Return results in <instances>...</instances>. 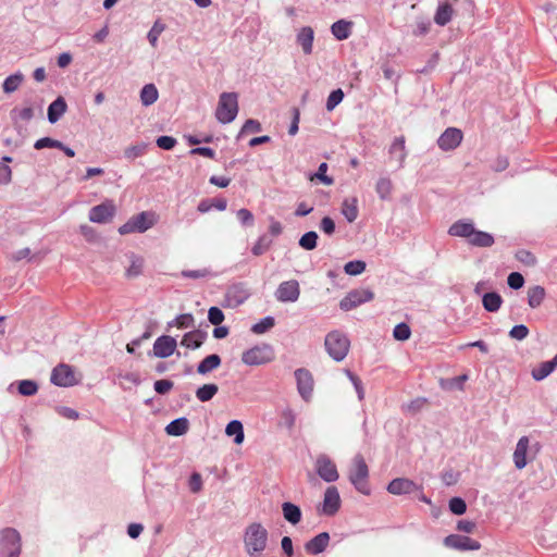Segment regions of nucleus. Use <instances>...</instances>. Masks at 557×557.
I'll return each mask as SVG.
<instances>
[{"instance_id":"1","label":"nucleus","mask_w":557,"mask_h":557,"mask_svg":"<svg viewBox=\"0 0 557 557\" xmlns=\"http://www.w3.org/2000/svg\"><path fill=\"white\" fill-rule=\"evenodd\" d=\"M269 532L259 522L250 523L244 532L243 542L249 557H261L268 546Z\"/></svg>"},{"instance_id":"2","label":"nucleus","mask_w":557,"mask_h":557,"mask_svg":"<svg viewBox=\"0 0 557 557\" xmlns=\"http://www.w3.org/2000/svg\"><path fill=\"white\" fill-rule=\"evenodd\" d=\"M325 350L336 362L343 361L349 351L350 341L342 331L334 330L326 334L324 339Z\"/></svg>"},{"instance_id":"3","label":"nucleus","mask_w":557,"mask_h":557,"mask_svg":"<svg viewBox=\"0 0 557 557\" xmlns=\"http://www.w3.org/2000/svg\"><path fill=\"white\" fill-rule=\"evenodd\" d=\"M238 113V96L236 92H222L215 109V119L221 124L232 123Z\"/></svg>"},{"instance_id":"4","label":"nucleus","mask_w":557,"mask_h":557,"mask_svg":"<svg viewBox=\"0 0 557 557\" xmlns=\"http://www.w3.org/2000/svg\"><path fill=\"white\" fill-rule=\"evenodd\" d=\"M349 481L355 488L363 494L370 495L371 490L368 484L369 469L361 455H356L352 460V467L349 470Z\"/></svg>"},{"instance_id":"5","label":"nucleus","mask_w":557,"mask_h":557,"mask_svg":"<svg viewBox=\"0 0 557 557\" xmlns=\"http://www.w3.org/2000/svg\"><path fill=\"white\" fill-rule=\"evenodd\" d=\"M22 552V539L13 528L0 531V557H18Z\"/></svg>"},{"instance_id":"6","label":"nucleus","mask_w":557,"mask_h":557,"mask_svg":"<svg viewBox=\"0 0 557 557\" xmlns=\"http://www.w3.org/2000/svg\"><path fill=\"white\" fill-rule=\"evenodd\" d=\"M274 359V350L271 345H257L242 355V361L247 366H261Z\"/></svg>"},{"instance_id":"7","label":"nucleus","mask_w":557,"mask_h":557,"mask_svg":"<svg viewBox=\"0 0 557 557\" xmlns=\"http://www.w3.org/2000/svg\"><path fill=\"white\" fill-rule=\"evenodd\" d=\"M154 224L153 213L151 212H140L134 216H132L126 223L119 227V233L121 235H126L129 233H144L151 228Z\"/></svg>"},{"instance_id":"8","label":"nucleus","mask_w":557,"mask_h":557,"mask_svg":"<svg viewBox=\"0 0 557 557\" xmlns=\"http://www.w3.org/2000/svg\"><path fill=\"white\" fill-rule=\"evenodd\" d=\"M50 381L52 384L60 387H70L78 383L74 369L66 363H60L53 368Z\"/></svg>"},{"instance_id":"9","label":"nucleus","mask_w":557,"mask_h":557,"mask_svg":"<svg viewBox=\"0 0 557 557\" xmlns=\"http://www.w3.org/2000/svg\"><path fill=\"white\" fill-rule=\"evenodd\" d=\"M314 469L317 474L326 483H333L339 478L336 465L327 455L322 454L317 457Z\"/></svg>"},{"instance_id":"10","label":"nucleus","mask_w":557,"mask_h":557,"mask_svg":"<svg viewBox=\"0 0 557 557\" xmlns=\"http://www.w3.org/2000/svg\"><path fill=\"white\" fill-rule=\"evenodd\" d=\"M374 294L368 288H359L349 292L339 302V308L349 311L364 302L372 300Z\"/></svg>"},{"instance_id":"11","label":"nucleus","mask_w":557,"mask_h":557,"mask_svg":"<svg viewBox=\"0 0 557 557\" xmlns=\"http://www.w3.org/2000/svg\"><path fill=\"white\" fill-rule=\"evenodd\" d=\"M116 207L112 200H106L89 210V221L92 223H108L115 215Z\"/></svg>"},{"instance_id":"12","label":"nucleus","mask_w":557,"mask_h":557,"mask_svg":"<svg viewBox=\"0 0 557 557\" xmlns=\"http://www.w3.org/2000/svg\"><path fill=\"white\" fill-rule=\"evenodd\" d=\"M297 392L306 401H310L313 393V377L309 370L299 368L295 371Z\"/></svg>"},{"instance_id":"13","label":"nucleus","mask_w":557,"mask_h":557,"mask_svg":"<svg viewBox=\"0 0 557 557\" xmlns=\"http://www.w3.org/2000/svg\"><path fill=\"white\" fill-rule=\"evenodd\" d=\"M463 139L461 129L457 127L446 128L437 138V146L443 151H451L460 146Z\"/></svg>"},{"instance_id":"14","label":"nucleus","mask_w":557,"mask_h":557,"mask_svg":"<svg viewBox=\"0 0 557 557\" xmlns=\"http://www.w3.org/2000/svg\"><path fill=\"white\" fill-rule=\"evenodd\" d=\"M444 545L456 550H478L481 544L466 535L450 534L444 539Z\"/></svg>"},{"instance_id":"15","label":"nucleus","mask_w":557,"mask_h":557,"mask_svg":"<svg viewBox=\"0 0 557 557\" xmlns=\"http://www.w3.org/2000/svg\"><path fill=\"white\" fill-rule=\"evenodd\" d=\"M300 295L299 283L296 280L282 282L275 292V298L280 302H295Z\"/></svg>"},{"instance_id":"16","label":"nucleus","mask_w":557,"mask_h":557,"mask_svg":"<svg viewBox=\"0 0 557 557\" xmlns=\"http://www.w3.org/2000/svg\"><path fill=\"white\" fill-rule=\"evenodd\" d=\"M177 347V342L170 335H161L153 343V356L157 358H168L172 356Z\"/></svg>"},{"instance_id":"17","label":"nucleus","mask_w":557,"mask_h":557,"mask_svg":"<svg viewBox=\"0 0 557 557\" xmlns=\"http://www.w3.org/2000/svg\"><path fill=\"white\" fill-rule=\"evenodd\" d=\"M341 496L336 486H329L324 492L322 512L325 516H334L341 508Z\"/></svg>"},{"instance_id":"18","label":"nucleus","mask_w":557,"mask_h":557,"mask_svg":"<svg viewBox=\"0 0 557 557\" xmlns=\"http://www.w3.org/2000/svg\"><path fill=\"white\" fill-rule=\"evenodd\" d=\"M386 490L393 495H406L421 490V487L410 479L397 478L388 483Z\"/></svg>"},{"instance_id":"19","label":"nucleus","mask_w":557,"mask_h":557,"mask_svg":"<svg viewBox=\"0 0 557 557\" xmlns=\"http://www.w3.org/2000/svg\"><path fill=\"white\" fill-rule=\"evenodd\" d=\"M330 542V534L321 532L305 544V549L308 554L319 555L323 553Z\"/></svg>"},{"instance_id":"20","label":"nucleus","mask_w":557,"mask_h":557,"mask_svg":"<svg viewBox=\"0 0 557 557\" xmlns=\"http://www.w3.org/2000/svg\"><path fill=\"white\" fill-rule=\"evenodd\" d=\"M405 137H396L388 148V153L393 160H396L398 168H404L405 160L407 158V150L405 145Z\"/></svg>"},{"instance_id":"21","label":"nucleus","mask_w":557,"mask_h":557,"mask_svg":"<svg viewBox=\"0 0 557 557\" xmlns=\"http://www.w3.org/2000/svg\"><path fill=\"white\" fill-rule=\"evenodd\" d=\"M207 338V332L201 330H194L184 334L181 345L188 349H198L201 347Z\"/></svg>"},{"instance_id":"22","label":"nucleus","mask_w":557,"mask_h":557,"mask_svg":"<svg viewBox=\"0 0 557 557\" xmlns=\"http://www.w3.org/2000/svg\"><path fill=\"white\" fill-rule=\"evenodd\" d=\"M474 224L469 220H458L453 223L448 230V234L456 237H463L468 240L474 232Z\"/></svg>"},{"instance_id":"23","label":"nucleus","mask_w":557,"mask_h":557,"mask_svg":"<svg viewBox=\"0 0 557 557\" xmlns=\"http://www.w3.org/2000/svg\"><path fill=\"white\" fill-rule=\"evenodd\" d=\"M314 32L310 26H304L299 29L296 40L305 54H311L313 49Z\"/></svg>"},{"instance_id":"24","label":"nucleus","mask_w":557,"mask_h":557,"mask_svg":"<svg viewBox=\"0 0 557 557\" xmlns=\"http://www.w3.org/2000/svg\"><path fill=\"white\" fill-rule=\"evenodd\" d=\"M67 104L63 97L59 96L54 101H52L48 107V121L51 124L57 123L61 116L66 112Z\"/></svg>"},{"instance_id":"25","label":"nucleus","mask_w":557,"mask_h":557,"mask_svg":"<svg viewBox=\"0 0 557 557\" xmlns=\"http://www.w3.org/2000/svg\"><path fill=\"white\" fill-rule=\"evenodd\" d=\"M557 368V354L552 360L544 361L531 371L532 377L535 381H542L547 377Z\"/></svg>"},{"instance_id":"26","label":"nucleus","mask_w":557,"mask_h":557,"mask_svg":"<svg viewBox=\"0 0 557 557\" xmlns=\"http://www.w3.org/2000/svg\"><path fill=\"white\" fill-rule=\"evenodd\" d=\"M282 512L284 519L293 525L299 523L302 517L300 507L290 502L282 504Z\"/></svg>"},{"instance_id":"27","label":"nucleus","mask_w":557,"mask_h":557,"mask_svg":"<svg viewBox=\"0 0 557 557\" xmlns=\"http://www.w3.org/2000/svg\"><path fill=\"white\" fill-rule=\"evenodd\" d=\"M221 357L212 354L203 358L197 366V373L206 375L221 366Z\"/></svg>"},{"instance_id":"28","label":"nucleus","mask_w":557,"mask_h":557,"mask_svg":"<svg viewBox=\"0 0 557 557\" xmlns=\"http://www.w3.org/2000/svg\"><path fill=\"white\" fill-rule=\"evenodd\" d=\"M352 23L346 20H338L331 26V33L337 40H345L351 35Z\"/></svg>"},{"instance_id":"29","label":"nucleus","mask_w":557,"mask_h":557,"mask_svg":"<svg viewBox=\"0 0 557 557\" xmlns=\"http://www.w3.org/2000/svg\"><path fill=\"white\" fill-rule=\"evenodd\" d=\"M248 297L249 292L243 284H235L227 290V298L235 306L244 304Z\"/></svg>"},{"instance_id":"30","label":"nucleus","mask_w":557,"mask_h":557,"mask_svg":"<svg viewBox=\"0 0 557 557\" xmlns=\"http://www.w3.org/2000/svg\"><path fill=\"white\" fill-rule=\"evenodd\" d=\"M468 243L475 247L487 248V247H491L494 245L495 239L492 234H490L487 232H483V231H476L474 228V232L471 235Z\"/></svg>"},{"instance_id":"31","label":"nucleus","mask_w":557,"mask_h":557,"mask_svg":"<svg viewBox=\"0 0 557 557\" xmlns=\"http://www.w3.org/2000/svg\"><path fill=\"white\" fill-rule=\"evenodd\" d=\"M189 428V421L185 417L174 419L165 426V432L172 436L184 435Z\"/></svg>"},{"instance_id":"32","label":"nucleus","mask_w":557,"mask_h":557,"mask_svg":"<svg viewBox=\"0 0 557 557\" xmlns=\"http://www.w3.org/2000/svg\"><path fill=\"white\" fill-rule=\"evenodd\" d=\"M225 434L227 436H234L235 444H242L245 438L243 423L239 420H232L225 428Z\"/></svg>"},{"instance_id":"33","label":"nucleus","mask_w":557,"mask_h":557,"mask_svg":"<svg viewBox=\"0 0 557 557\" xmlns=\"http://www.w3.org/2000/svg\"><path fill=\"white\" fill-rule=\"evenodd\" d=\"M453 7L448 3H441L434 15V22L440 26L447 25L453 17Z\"/></svg>"},{"instance_id":"34","label":"nucleus","mask_w":557,"mask_h":557,"mask_svg":"<svg viewBox=\"0 0 557 557\" xmlns=\"http://www.w3.org/2000/svg\"><path fill=\"white\" fill-rule=\"evenodd\" d=\"M503 299L499 294L490 292L483 294L482 304L486 311L496 312L502 306Z\"/></svg>"},{"instance_id":"35","label":"nucleus","mask_w":557,"mask_h":557,"mask_svg":"<svg viewBox=\"0 0 557 557\" xmlns=\"http://www.w3.org/2000/svg\"><path fill=\"white\" fill-rule=\"evenodd\" d=\"M342 213L351 223L358 218V201L356 198H347L343 201Z\"/></svg>"},{"instance_id":"36","label":"nucleus","mask_w":557,"mask_h":557,"mask_svg":"<svg viewBox=\"0 0 557 557\" xmlns=\"http://www.w3.org/2000/svg\"><path fill=\"white\" fill-rule=\"evenodd\" d=\"M159 97L157 87L153 84L145 85L140 90V101L145 107L153 104Z\"/></svg>"},{"instance_id":"37","label":"nucleus","mask_w":557,"mask_h":557,"mask_svg":"<svg viewBox=\"0 0 557 557\" xmlns=\"http://www.w3.org/2000/svg\"><path fill=\"white\" fill-rule=\"evenodd\" d=\"M546 292L542 286H532L528 290V304L531 308H537L544 300Z\"/></svg>"},{"instance_id":"38","label":"nucleus","mask_w":557,"mask_h":557,"mask_svg":"<svg viewBox=\"0 0 557 557\" xmlns=\"http://www.w3.org/2000/svg\"><path fill=\"white\" fill-rule=\"evenodd\" d=\"M195 325V319L191 313L178 314L175 319L168 322V329L176 326L177 329H190Z\"/></svg>"},{"instance_id":"39","label":"nucleus","mask_w":557,"mask_h":557,"mask_svg":"<svg viewBox=\"0 0 557 557\" xmlns=\"http://www.w3.org/2000/svg\"><path fill=\"white\" fill-rule=\"evenodd\" d=\"M218 391H219V387L216 384H213V383L205 384L197 388L196 397L201 403H206V401L211 400L215 396Z\"/></svg>"},{"instance_id":"40","label":"nucleus","mask_w":557,"mask_h":557,"mask_svg":"<svg viewBox=\"0 0 557 557\" xmlns=\"http://www.w3.org/2000/svg\"><path fill=\"white\" fill-rule=\"evenodd\" d=\"M23 79H24V76L20 72L9 75L2 84L3 91L5 94L14 92L20 87Z\"/></svg>"},{"instance_id":"41","label":"nucleus","mask_w":557,"mask_h":557,"mask_svg":"<svg viewBox=\"0 0 557 557\" xmlns=\"http://www.w3.org/2000/svg\"><path fill=\"white\" fill-rule=\"evenodd\" d=\"M128 259H129L131 264L126 269V275L128 277H136L143 271L144 259L135 253H131L128 256Z\"/></svg>"},{"instance_id":"42","label":"nucleus","mask_w":557,"mask_h":557,"mask_svg":"<svg viewBox=\"0 0 557 557\" xmlns=\"http://www.w3.org/2000/svg\"><path fill=\"white\" fill-rule=\"evenodd\" d=\"M393 189L392 181L388 177H380L375 185V190L380 199H388Z\"/></svg>"},{"instance_id":"43","label":"nucleus","mask_w":557,"mask_h":557,"mask_svg":"<svg viewBox=\"0 0 557 557\" xmlns=\"http://www.w3.org/2000/svg\"><path fill=\"white\" fill-rule=\"evenodd\" d=\"M272 243V239L267 234H262L251 248L252 255L257 257L263 255L270 249Z\"/></svg>"},{"instance_id":"44","label":"nucleus","mask_w":557,"mask_h":557,"mask_svg":"<svg viewBox=\"0 0 557 557\" xmlns=\"http://www.w3.org/2000/svg\"><path fill=\"white\" fill-rule=\"evenodd\" d=\"M165 30V24L162 23L160 20H157L150 30L147 34V39L149 44L156 48L158 45V39L160 35Z\"/></svg>"},{"instance_id":"45","label":"nucleus","mask_w":557,"mask_h":557,"mask_svg":"<svg viewBox=\"0 0 557 557\" xmlns=\"http://www.w3.org/2000/svg\"><path fill=\"white\" fill-rule=\"evenodd\" d=\"M318 238L317 232L309 231L299 238L298 244L305 250H313L317 247Z\"/></svg>"},{"instance_id":"46","label":"nucleus","mask_w":557,"mask_h":557,"mask_svg":"<svg viewBox=\"0 0 557 557\" xmlns=\"http://www.w3.org/2000/svg\"><path fill=\"white\" fill-rule=\"evenodd\" d=\"M17 391L23 396H33L38 392V384L33 380H21L17 382Z\"/></svg>"},{"instance_id":"47","label":"nucleus","mask_w":557,"mask_h":557,"mask_svg":"<svg viewBox=\"0 0 557 557\" xmlns=\"http://www.w3.org/2000/svg\"><path fill=\"white\" fill-rule=\"evenodd\" d=\"M275 320L273 317L262 318L260 321L251 326V331L255 334H263L274 326Z\"/></svg>"},{"instance_id":"48","label":"nucleus","mask_w":557,"mask_h":557,"mask_svg":"<svg viewBox=\"0 0 557 557\" xmlns=\"http://www.w3.org/2000/svg\"><path fill=\"white\" fill-rule=\"evenodd\" d=\"M366 262L362 260H352L345 264L344 271L348 275H359L366 270Z\"/></svg>"},{"instance_id":"49","label":"nucleus","mask_w":557,"mask_h":557,"mask_svg":"<svg viewBox=\"0 0 557 557\" xmlns=\"http://www.w3.org/2000/svg\"><path fill=\"white\" fill-rule=\"evenodd\" d=\"M146 149H147V145L144 143L129 146L124 150V157L127 160L133 161V160L141 157L146 152Z\"/></svg>"},{"instance_id":"50","label":"nucleus","mask_w":557,"mask_h":557,"mask_svg":"<svg viewBox=\"0 0 557 557\" xmlns=\"http://www.w3.org/2000/svg\"><path fill=\"white\" fill-rule=\"evenodd\" d=\"M326 171H327V163L322 162L319 165L318 171L310 176V180L317 178L324 185H327V186L332 185L334 183V180L331 176L326 175Z\"/></svg>"},{"instance_id":"51","label":"nucleus","mask_w":557,"mask_h":557,"mask_svg":"<svg viewBox=\"0 0 557 557\" xmlns=\"http://www.w3.org/2000/svg\"><path fill=\"white\" fill-rule=\"evenodd\" d=\"M344 99V92L341 88L333 90L326 100L325 108L327 111H333Z\"/></svg>"},{"instance_id":"52","label":"nucleus","mask_w":557,"mask_h":557,"mask_svg":"<svg viewBox=\"0 0 557 557\" xmlns=\"http://www.w3.org/2000/svg\"><path fill=\"white\" fill-rule=\"evenodd\" d=\"M296 422V413L294 410L289 407L283 409L281 411V423L284 425L287 430H293Z\"/></svg>"},{"instance_id":"53","label":"nucleus","mask_w":557,"mask_h":557,"mask_svg":"<svg viewBox=\"0 0 557 557\" xmlns=\"http://www.w3.org/2000/svg\"><path fill=\"white\" fill-rule=\"evenodd\" d=\"M448 507L457 516L463 515L467 510V504L461 497H453L448 503Z\"/></svg>"},{"instance_id":"54","label":"nucleus","mask_w":557,"mask_h":557,"mask_svg":"<svg viewBox=\"0 0 557 557\" xmlns=\"http://www.w3.org/2000/svg\"><path fill=\"white\" fill-rule=\"evenodd\" d=\"M11 116L14 121L23 120V121H30L34 117V110L30 107L23 108V109H13L11 111Z\"/></svg>"},{"instance_id":"55","label":"nucleus","mask_w":557,"mask_h":557,"mask_svg":"<svg viewBox=\"0 0 557 557\" xmlns=\"http://www.w3.org/2000/svg\"><path fill=\"white\" fill-rule=\"evenodd\" d=\"M61 147V141L50 138V137H42L35 141L34 148L37 150L44 149V148H57Z\"/></svg>"},{"instance_id":"56","label":"nucleus","mask_w":557,"mask_h":557,"mask_svg":"<svg viewBox=\"0 0 557 557\" xmlns=\"http://www.w3.org/2000/svg\"><path fill=\"white\" fill-rule=\"evenodd\" d=\"M393 335L398 341H406L410 337L411 331L406 323H398L394 327Z\"/></svg>"},{"instance_id":"57","label":"nucleus","mask_w":557,"mask_h":557,"mask_svg":"<svg viewBox=\"0 0 557 557\" xmlns=\"http://www.w3.org/2000/svg\"><path fill=\"white\" fill-rule=\"evenodd\" d=\"M346 374L355 387L358 399L362 400L364 398V389H363L360 379L349 370H346Z\"/></svg>"},{"instance_id":"58","label":"nucleus","mask_w":557,"mask_h":557,"mask_svg":"<svg viewBox=\"0 0 557 557\" xmlns=\"http://www.w3.org/2000/svg\"><path fill=\"white\" fill-rule=\"evenodd\" d=\"M208 320L213 325H220L224 321V313L219 307H211L208 311Z\"/></svg>"},{"instance_id":"59","label":"nucleus","mask_w":557,"mask_h":557,"mask_svg":"<svg viewBox=\"0 0 557 557\" xmlns=\"http://www.w3.org/2000/svg\"><path fill=\"white\" fill-rule=\"evenodd\" d=\"M182 276L185 278H205L210 275V271L208 269H200V270H184L182 271Z\"/></svg>"},{"instance_id":"60","label":"nucleus","mask_w":557,"mask_h":557,"mask_svg":"<svg viewBox=\"0 0 557 557\" xmlns=\"http://www.w3.org/2000/svg\"><path fill=\"white\" fill-rule=\"evenodd\" d=\"M157 146L163 150H171L176 145V139L172 136H160L157 138Z\"/></svg>"},{"instance_id":"61","label":"nucleus","mask_w":557,"mask_h":557,"mask_svg":"<svg viewBox=\"0 0 557 557\" xmlns=\"http://www.w3.org/2000/svg\"><path fill=\"white\" fill-rule=\"evenodd\" d=\"M236 215L243 225L247 226V225L253 224V221H255L253 214L248 209H245V208L239 209L236 212Z\"/></svg>"},{"instance_id":"62","label":"nucleus","mask_w":557,"mask_h":557,"mask_svg":"<svg viewBox=\"0 0 557 557\" xmlns=\"http://www.w3.org/2000/svg\"><path fill=\"white\" fill-rule=\"evenodd\" d=\"M258 132H261V124L259 121L253 119L247 120L240 129V134Z\"/></svg>"},{"instance_id":"63","label":"nucleus","mask_w":557,"mask_h":557,"mask_svg":"<svg viewBox=\"0 0 557 557\" xmlns=\"http://www.w3.org/2000/svg\"><path fill=\"white\" fill-rule=\"evenodd\" d=\"M12 182V169L0 162V185H9Z\"/></svg>"},{"instance_id":"64","label":"nucleus","mask_w":557,"mask_h":557,"mask_svg":"<svg viewBox=\"0 0 557 557\" xmlns=\"http://www.w3.org/2000/svg\"><path fill=\"white\" fill-rule=\"evenodd\" d=\"M189 490L193 493H198L202 488V478L198 472H194L188 481Z\"/></svg>"}]
</instances>
